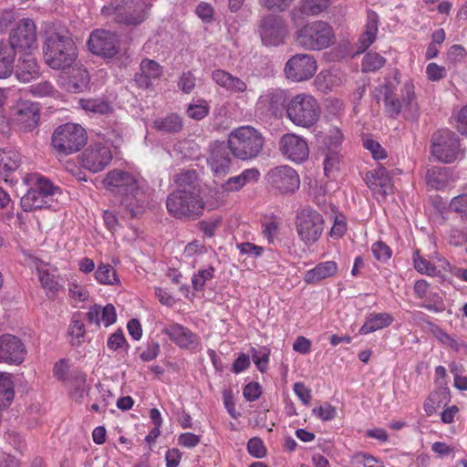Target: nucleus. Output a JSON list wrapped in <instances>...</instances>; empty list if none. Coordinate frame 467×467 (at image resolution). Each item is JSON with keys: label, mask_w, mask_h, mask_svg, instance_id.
<instances>
[{"label": "nucleus", "mask_w": 467, "mask_h": 467, "mask_svg": "<svg viewBox=\"0 0 467 467\" xmlns=\"http://www.w3.org/2000/svg\"><path fill=\"white\" fill-rule=\"evenodd\" d=\"M174 182L176 189L166 200L169 213L178 219L195 220L204 210L197 172L192 170L182 171L175 175Z\"/></svg>", "instance_id": "f257e3e1"}, {"label": "nucleus", "mask_w": 467, "mask_h": 467, "mask_svg": "<svg viewBox=\"0 0 467 467\" xmlns=\"http://www.w3.org/2000/svg\"><path fill=\"white\" fill-rule=\"evenodd\" d=\"M400 83V73L396 72L393 78H386L385 83L377 88L383 95L384 112L392 119L400 114L402 107L412 109L416 105L412 81L407 80L400 88L401 100L397 94Z\"/></svg>", "instance_id": "f03ea898"}, {"label": "nucleus", "mask_w": 467, "mask_h": 467, "mask_svg": "<svg viewBox=\"0 0 467 467\" xmlns=\"http://www.w3.org/2000/svg\"><path fill=\"white\" fill-rule=\"evenodd\" d=\"M43 52L46 63L56 70L70 67L78 57L73 40L56 32L47 37Z\"/></svg>", "instance_id": "7ed1b4c3"}, {"label": "nucleus", "mask_w": 467, "mask_h": 467, "mask_svg": "<svg viewBox=\"0 0 467 467\" xmlns=\"http://www.w3.org/2000/svg\"><path fill=\"white\" fill-rule=\"evenodd\" d=\"M232 155L242 161L254 159L262 151L265 140L262 134L251 126L233 130L227 140Z\"/></svg>", "instance_id": "20e7f679"}, {"label": "nucleus", "mask_w": 467, "mask_h": 467, "mask_svg": "<svg viewBox=\"0 0 467 467\" xmlns=\"http://www.w3.org/2000/svg\"><path fill=\"white\" fill-rule=\"evenodd\" d=\"M150 6L146 0H111L101 8V14L119 24L138 26L147 19Z\"/></svg>", "instance_id": "39448f33"}, {"label": "nucleus", "mask_w": 467, "mask_h": 467, "mask_svg": "<svg viewBox=\"0 0 467 467\" xmlns=\"http://www.w3.org/2000/svg\"><path fill=\"white\" fill-rule=\"evenodd\" d=\"M296 43L306 50H322L335 41V34L330 25L316 20L306 23L295 33Z\"/></svg>", "instance_id": "423d86ee"}, {"label": "nucleus", "mask_w": 467, "mask_h": 467, "mask_svg": "<svg viewBox=\"0 0 467 467\" xmlns=\"http://www.w3.org/2000/svg\"><path fill=\"white\" fill-rule=\"evenodd\" d=\"M319 115V104L310 94H297L287 102L286 116L296 126L309 128L317 123Z\"/></svg>", "instance_id": "0eeeda50"}, {"label": "nucleus", "mask_w": 467, "mask_h": 467, "mask_svg": "<svg viewBox=\"0 0 467 467\" xmlns=\"http://www.w3.org/2000/svg\"><path fill=\"white\" fill-rule=\"evenodd\" d=\"M87 140V131L83 127L75 123H66L54 130L51 145L57 153L69 155L79 151L86 145Z\"/></svg>", "instance_id": "6e6552de"}, {"label": "nucleus", "mask_w": 467, "mask_h": 467, "mask_svg": "<svg viewBox=\"0 0 467 467\" xmlns=\"http://www.w3.org/2000/svg\"><path fill=\"white\" fill-rule=\"evenodd\" d=\"M324 218L313 208L306 207L297 212L295 221L298 238L306 244L317 243L324 231Z\"/></svg>", "instance_id": "1a4fd4ad"}, {"label": "nucleus", "mask_w": 467, "mask_h": 467, "mask_svg": "<svg viewBox=\"0 0 467 467\" xmlns=\"http://www.w3.org/2000/svg\"><path fill=\"white\" fill-rule=\"evenodd\" d=\"M431 154L443 163H452L464 150L461 149L459 137L450 130L443 129L435 131L431 137Z\"/></svg>", "instance_id": "9d476101"}, {"label": "nucleus", "mask_w": 467, "mask_h": 467, "mask_svg": "<svg viewBox=\"0 0 467 467\" xmlns=\"http://www.w3.org/2000/svg\"><path fill=\"white\" fill-rule=\"evenodd\" d=\"M258 34L265 46L277 47L285 43L288 26L282 16L269 14L259 21Z\"/></svg>", "instance_id": "9b49d317"}, {"label": "nucleus", "mask_w": 467, "mask_h": 467, "mask_svg": "<svg viewBox=\"0 0 467 467\" xmlns=\"http://www.w3.org/2000/svg\"><path fill=\"white\" fill-rule=\"evenodd\" d=\"M265 178L268 184L280 193L294 192L300 185L297 172L287 165L271 169Z\"/></svg>", "instance_id": "f8f14e48"}, {"label": "nucleus", "mask_w": 467, "mask_h": 467, "mask_svg": "<svg viewBox=\"0 0 467 467\" xmlns=\"http://www.w3.org/2000/svg\"><path fill=\"white\" fill-rule=\"evenodd\" d=\"M317 68V61L308 54H296L285 64V73L288 79L301 82L310 79Z\"/></svg>", "instance_id": "ddd939ff"}, {"label": "nucleus", "mask_w": 467, "mask_h": 467, "mask_svg": "<svg viewBox=\"0 0 467 467\" xmlns=\"http://www.w3.org/2000/svg\"><path fill=\"white\" fill-rule=\"evenodd\" d=\"M7 43L16 50L27 51L36 47L35 23L29 18L20 20L10 34Z\"/></svg>", "instance_id": "4468645a"}, {"label": "nucleus", "mask_w": 467, "mask_h": 467, "mask_svg": "<svg viewBox=\"0 0 467 467\" xmlns=\"http://www.w3.org/2000/svg\"><path fill=\"white\" fill-rule=\"evenodd\" d=\"M89 50L98 56L113 57L119 50V41L115 33L107 30H95L90 34L88 42Z\"/></svg>", "instance_id": "2eb2a0df"}, {"label": "nucleus", "mask_w": 467, "mask_h": 467, "mask_svg": "<svg viewBox=\"0 0 467 467\" xmlns=\"http://www.w3.org/2000/svg\"><path fill=\"white\" fill-rule=\"evenodd\" d=\"M111 160L110 149L100 143L88 146L80 156L82 167L93 173L103 171Z\"/></svg>", "instance_id": "dca6fc26"}, {"label": "nucleus", "mask_w": 467, "mask_h": 467, "mask_svg": "<svg viewBox=\"0 0 467 467\" xmlns=\"http://www.w3.org/2000/svg\"><path fill=\"white\" fill-rule=\"evenodd\" d=\"M229 143L213 141L210 144L208 165L216 176H224L229 172L232 165V157Z\"/></svg>", "instance_id": "f3484780"}, {"label": "nucleus", "mask_w": 467, "mask_h": 467, "mask_svg": "<svg viewBox=\"0 0 467 467\" xmlns=\"http://www.w3.org/2000/svg\"><path fill=\"white\" fill-rule=\"evenodd\" d=\"M26 348L22 340L11 334L0 336V362L19 365L26 358Z\"/></svg>", "instance_id": "a211bd4d"}, {"label": "nucleus", "mask_w": 467, "mask_h": 467, "mask_svg": "<svg viewBox=\"0 0 467 467\" xmlns=\"http://www.w3.org/2000/svg\"><path fill=\"white\" fill-rule=\"evenodd\" d=\"M279 149L285 158L294 162H302L309 155L306 140L294 133H286L281 137Z\"/></svg>", "instance_id": "6ab92c4d"}, {"label": "nucleus", "mask_w": 467, "mask_h": 467, "mask_svg": "<svg viewBox=\"0 0 467 467\" xmlns=\"http://www.w3.org/2000/svg\"><path fill=\"white\" fill-rule=\"evenodd\" d=\"M14 119L20 129L25 131L33 130L39 121V109L30 101H22L13 109Z\"/></svg>", "instance_id": "aec40b11"}, {"label": "nucleus", "mask_w": 467, "mask_h": 467, "mask_svg": "<svg viewBox=\"0 0 467 467\" xmlns=\"http://www.w3.org/2000/svg\"><path fill=\"white\" fill-rule=\"evenodd\" d=\"M287 96L284 89L268 88L258 99V105L275 117H281L286 111Z\"/></svg>", "instance_id": "412c9836"}, {"label": "nucleus", "mask_w": 467, "mask_h": 467, "mask_svg": "<svg viewBox=\"0 0 467 467\" xmlns=\"http://www.w3.org/2000/svg\"><path fill=\"white\" fill-rule=\"evenodd\" d=\"M424 182L428 190L441 191L454 182L455 177L451 168L431 166L426 170Z\"/></svg>", "instance_id": "4be33fe9"}, {"label": "nucleus", "mask_w": 467, "mask_h": 467, "mask_svg": "<svg viewBox=\"0 0 467 467\" xmlns=\"http://www.w3.org/2000/svg\"><path fill=\"white\" fill-rule=\"evenodd\" d=\"M106 187L120 194L124 192H138L137 182L134 177L127 171L114 170L107 174L104 180Z\"/></svg>", "instance_id": "5701e85b"}, {"label": "nucleus", "mask_w": 467, "mask_h": 467, "mask_svg": "<svg viewBox=\"0 0 467 467\" xmlns=\"http://www.w3.org/2000/svg\"><path fill=\"white\" fill-rule=\"evenodd\" d=\"M365 181L374 193L386 196L392 192V178L384 167L367 172Z\"/></svg>", "instance_id": "b1692460"}, {"label": "nucleus", "mask_w": 467, "mask_h": 467, "mask_svg": "<svg viewBox=\"0 0 467 467\" xmlns=\"http://www.w3.org/2000/svg\"><path fill=\"white\" fill-rule=\"evenodd\" d=\"M162 74L161 65L152 59L145 58L140 62V72L134 76V81L140 88H148L152 81L159 79Z\"/></svg>", "instance_id": "393cba45"}, {"label": "nucleus", "mask_w": 467, "mask_h": 467, "mask_svg": "<svg viewBox=\"0 0 467 467\" xmlns=\"http://www.w3.org/2000/svg\"><path fill=\"white\" fill-rule=\"evenodd\" d=\"M212 78L217 85L234 94L244 93L248 90V86L244 80L223 69L213 70Z\"/></svg>", "instance_id": "a878e982"}, {"label": "nucleus", "mask_w": 467, "mask_h": 467, "mask_svg": "<svg viewBox=\"0 0 467 467\" xmlns=\"http://www.w3.org/2000/svg\"><path fill=\"white\" fill-rule=\"evenodd\" d=\"M163 333L180 348H191L197 345L196 336L189 328L180 324L165 327Z\"/></svg>", "instance_id": "bb28decb"}, {"label": "nucleus", "mask_w": 467, "mask_h": 467, "mask_svg": "<svg viewBox=\"0 0 467 467\" xmlns=\"http://www.w3.org/2000/svg\"><path fill=\"white\" fill-rule=\"evenodd\" d=\"M40 76V67L36 59L29 54H26L18 60L16 66V77L23 83L30 82Z\"/></svg>", "instance_id": "cd10ccee"}, {"label": "nucleus", "mask_w": 467, "mask_h": 467, "mask_svg": "<svg viewBox=\"0 0 467 467\" xmlns=\"http://www.w3.org/2000/svg\"><path fill=\"white\" fill-rule=\"evenodd\" d=\"M20 205L24 212L29 213L35 210L51 208V198L43 196L39 192L32 188L21 198Z\"/></svg>", "instance_id": "c85d7f7f"}, {"label": "nucleus", "mask_w": 467, "mask_h": 467, "mask_svg": "<svg viewBox=\"0 0 467 467\" xmlns=\"http://www.w3.org/2000/svg\"><path fill=\"white\" fill-rule=\"evenodd\" d=\"M337 272V265L334 261H326L317 264L314 268L308 270L304 276L307 284H317L327 277L333 276Z\"/></svg>", "instance_id": "c756f323"}, {"label": "nucleus", "mask_w": 467, "mask_h": 467, "mask_svg": "<svg viewBox=\"0 0 467 467\" xmlns=\"http://www.w3.org/2000/svg\"><path fill=\"white\" fill-rule=\"evenodd\" d=\"M16 54L7 42H0V78H6L13 73Z\"/></svg>", "instance_id": "7c9ffc66"}, {"label": "nucleus", "mask_w": 467, "mask_h": 467, "mask_svg": "<svg viewBox=\"0 0 467 467\" xmlns=\"http://www.w3.org/2000/svg\"><path fill=\"white\" fill-rule=\"evenodd\" d=\"M21 163L19 152L14 150H0V175L6 177L16 171ZM5 181H7L5 178Z\"/></svg>", "instance_id": "2f4dec72"}, {"label": "nucleus", "mask_w": 467, "mask_h": 467, "mask_svg": "<svg viewBox=\"0 0 467 467\" xmlns=\"http://www.w3.org/2000/svg\"><path fill=\"white\" fill-rule=\"evenodd\" d=\"M393 322V317L388 313L370 314L360 327L359 333L366 335L383 327H389Z\"/></svg>", "instance_id": "473e14b6"}, {"label": "nucleus", "mask_w": 467, "mask_h": 467, "mask_svg": "<svg viewBox=\"0 0 467 467\" xmlns=\"http://www.w3.org/2000/svg\"><path fill=\"white\" fill-rule=\"evenodd\" d=\"M14 397V383L11 374L6 372L0 373V411H3L11 405Z\"/></svg>", "instance_id": "72a5a7b5"}, {"label": "nucleus", "mask_w": 467, "mask_h": 467, "mask_svg": "<svg viewBox=\"0 0 467 467\" xmlns=\"http://www.w3.org/2000/svg\"><path fill=\"white\" fill-rule=\"evenodd\" d=\"M182 119L177 114H171L153 121V128L165 133H177L182 130Z\"/></svg>", "instance_id": "f704fd0d"}, {"label": "nucleus", "mask_w": 467, "mask_h": 467, "mask_svg": "<svg viewBox=\"0 0 467 467\" xmlns=\"http://www.w3.org/2000/svg\"><path fill=\"white\" fill-rule=\"evenodd\" d=\"M378 33V16L374 12L368 14V21L366 25V30L361 36L359 42L360 47L365 50L367 49L376 39Z\"/></svg>", "instance_id": "c9c22d12"}, {"label": "nucleus", "mask_w": 467, "mask_h": 467, "mask_svg": "<svg viewBox=\"0 0 467 467\" xmlns=\"http://www.w3.org/2000/svg\"><path fill=\"white\" fill-rule=\"evenodd\" d=\"M140 193V191L138 188V192H124V193L121 194L120 205L129 212L131 217L138 216L141 212V203L138 198Z\"/></svg>", "instance_id": "e433bc0d"}, {"label": "nucleus", "mask_w": 467, "mask_h": 467, "mask_svg": "<svg viewBox=\"0 0 467 467\" xmlns=\"http://www.w3.org/2000/svg\"><path fill=\"white\" fill-rule=\"evenodd\" d=\"M36 178V182H34V187L32 188L36 192H39L41 195L50 197L51 198V203L54 202V196L57 193H60V190L58 187H56L49 180L40 177V176H34Z\"/></svg>", "instance_id": "4c0bfd02"}, {"label": "nucleus", "mask_w": 467, "mask_h": 467, "mask_svg": "<svg viewBox=\"0 0 467 467\" xmlns=\"http://www.w3.org/2000/svg\"><path fill=\"white\" fill-rule=\"evenodd\" d=\"M95 277L103 285H115L119 282L116 271L110 265L100 264L95 272Z\"/></svg>", "instance_id": "58836bf2"}, {"label": "nucleus", "mask_w": 467, "mask_h": 467, "mask_svg": "<svg viewBox=\"0 0 467 467\" xmlns=\"http://www.w3.org/2000/svg\"><path fill=\"white\" fill-rule=\"evenodd\" d=\"M89 387L87 385L86 375L78 373L73 382V389L70 392L71 398L78 403H81L88 394Z\"/></svg>", "instance_id": "ea45409f"}, {"label": "nucleus", "mask_w": 467, "mask_h": 467, "mask_svg": "<svg viewBox=\"0 0 467 467\" xmlns=\"http://www.w3.org/2000/svg\"><path fill=\"white\" fill-rule=\"evenodd\" d=\"M79 104L83 109L92 113L107 114L111 110L108 102L100 99H80Z\"/></svg>", "instance_id": "a19ab883"}, {"label": "nucleus", "mask_w": 467, "mask_h": 467, "mask_svg": "<svg viewBox=\"0 0 467 467\" xmlns=\"http://www.w3.org/2000/svg\"><path fill=\"white\" fill-rule=\"evenodd\" d=\"M329 0H303L299 11L306 16H315L327 8Z\"/></svg>", "instance_id": "79ce46f5"}, {"label": "nucleus", "mask_w": 467, "mask_h": 467, "mask_svg": "<svg viewBox=\"0 0 467 467\" xmlns=\"http://www.w3.org/2000/svg\"><path fill=\"white\" fill-rule=\"evenodd\" d=\"M214 267L209 265L206 268L199 269L192 278V285L195 291H202L208 280L214 276Z\"/></svg>", "instance_id": "37998d69"}, {"label": "nucleus", "mask_w": 467, "mask_h": 467, "mask_svg": "<svg viewBox=\"0 0 467 467\" xmlns=\"http://www.w3.org/2000/svg\"><path fill=\"white\" fill-rule=\"evenodd\" d=\"M279 222L275 217L265 219L262 222V234L268 244H274L279 234Z\"/></svg>", "instance_id": "c03bdc74"}, {"label": "nucleus", "mask_w": 467, "mask_h": 467, "mask_svg": "<svg viewBox=\"0 0 467 467\" xmlns=\"http://www.w3.org/2000/svg\"><path fill=\"white\" fill-rule=\"evenodd\" d=\"M449 210L457 213L462 220L467 221V193L453 197L449 203Z\"/></svg>", "instance_id": "a18cd8bd"}, {"label": "nucleus", "mask_w": 467, "mask_h": 467, "mask_svg": "<svg viewBox=\"0 0 467 467\" xmlns=\"http://www.w3.org/2000/svg\"><path fill=\"white\" fill-rule=\"evenodd\" d=\"M386 63V59L378 53L368 52L365 55L362 61L363 71H375L381 68Z\"/></svg>", "instance_id": "49530a36"}, {"label": "nucleus", "mask_w": 467, "mask_h": 467, "mask_svg": "<svg viewBox=\"0 0 467 467\" xmlns=\"http://www.w3.org/2000/svg\"><path fill=\"white\" fill-rule=\"evenodd\" d=\"M422 307L435 313L445 310V305L442 297L437 292L430 291L426 296V301L421 305Z\"/></svg>", "instance_id": "de8ad7c7"}, {"label": "nucleus", "mask_w": 467, "mask_h": 467, "mask_svg": "<svg viewBox=\"0 0 467 467\" xmlns=\"http://www.w3.org/2000/svg\"><path fill=\"white\" fill-rule=\"evenodd\" d=\"M343 140V135L339 129L332 128L326 135L324 144L326 150H333L334 149L340 151V145Z\"/></svg>", "instance_id": "09e8293b"}, {"label": "nucleus", "mask_w": 467, "mask_h": 467, "mask_svg": "<svg viewBox=\"0 0 467 467\" xmlns=\"http://www.w3.org/2000/svg\"><path fill=\"white\" fill-rule=\"evenodd\" d=\"M339 150H327L326 158L324 161V171L326 175H329L333 171H336L339 169V161H340V154Z\"/></svg>", "instance_id": "8fccbe9b"}, {"label": "nucleus", "mask_w": 467, "mask_h": 467, "mask_svg": "<svg viewBox=\"0 0 467 467\" xmlns=\"http://www.w3.org/2000/svg\"><path fill=\"white\" fill-rule=\"evenodd\" d=\"M68 334L71 337V344L73 346L80 345L85 336L84 324L79 320H72Z\"/></svg>", "instance_id": "3c124183"}, {"label": "nucleus", "mask_w": 467, "mask_h": 467, "mask_svg": "<svg viewBox=\"0 0 467 467\" xmlns=\"http://www.w3.org/2000/svg\"><path fill=\"white\" fill-rule=\"evenodd\" d=\"M39 281L44 289L47 290V293H50L52 296L56 295L60 289V285L55 276L48 272H39Z\"/></svg>", "instance_id": "603ef678"}, {"label": "nucleus", "mask_w": 467, "mask_h": 467, "mask_svg": "<svg viewBox=\"0 0 467 467\" xmlns=\"http://www.w3.org/2000/svg\"><path fill=\"white\" fill-rule=\"evenodd\" d=\"M371 251L375 258L382 263L387 262L392 255L391 249L382 241H378L372 244Z\"/></svg>", "instance_id": "864d4df0"}, {"label": "nucleus", "mask_w": 467, "mask_h": 467, "mask_svg": "<svg viewBox=\"0 0 467 467\" xmlns=\"http://www.w3.org/2000/svg\"><path fill=\"white\" fill-rule=\"evenodd\" d=\"M413 261L415 269L421 274L431 275L436 272V267L430 261L421 257L419 251L415 252Z\"/></svg>", "instance_id": "5fc2aeb1"}, {"label": "nucleus", "mask_w": 467, "mask_h": 467, "mask_svg": "<svg viewBox=\"0 0 467 467\" xmlns=\"http://www.w3.org/2000/svg\"><path fill=\"white\" fill-rule=\"evenodd\" d=\"M30 92L36 97H51L57 90L49 81H42L30 86Z\"/></svg>", "instance_id": "6e6d98bb"}, {"label": "nucleus", "mask_w": 467, "mask_h": 467, "mask_svg": "<svg viewBox=\"0 0 467 467\" xmlns=\"http://www.w3.org/2000/svg\"><path fill=\"white\" fill-rule=\"evenodd\" d=\"M248 452L255 458H264L266 455V448L264 441L258 438H251L247 442Z\"/></svg>", "instance_id": "4d7b16f0"}, {"label": "nucleus", "mask_w": 467, "mask_h": 467, "mask_svg": "<svg viewBox=\"0 0 467 467\" xmlns=\"http://www.w3.org/2000/svg\"><path fill=\"white\" fill-rule=\"evenodd\" d=\"M107 345L109 348L112 350H117L121 348H129V344L124 337V334L121 330H118L115 333L111 334L108 339Z\"/></svg>", "instance_id": "13d9d810"}, {"label": "nucleus", "mask_w": 467, "mask_h": 467, "mask_svg": "<svg viewBox=\"0 0 467 467\" xmlns=\"http://www.w3.org/2000/svg\"><path fill=\"white\" fill-rule=\"evenodd\" d=\"M195 77L192 72L188 71L181 76L178 86L184 93H190L195 88Z\"/></svg>", "instance_id": "bf43d9fd"}, {"label": "nucleus", "mask_w": 467, "mask_h": 467, "mask_svg": "<svg viewBox=\"0 0 467 467\" xmlns=\"http://www.w3.org/2000/svg\"><path fill=\"white\" fill-rule=\"evenodd\" d=\"M363 145L372 153L374 159L382 160L387 157L386 151L378 141L367 139L363 141Z\"/></svg>", "instance_id": "052dcab7"}, {"label": "nucleus", "mask_w": 467, "mask_h": 467, "mask_svg": "<svg viewBox=\"0 0 467 467\" xmlns=\"http://www.w3.org/2000/svg\"><path fill=\"white\" fill-rule=\"evenodd\" d=\"M209 113V107L205 104L190 105L187 109V114L193 119H202Z\"/></svg>", "instance_id": "680f3d73"}, {"label": "nucleus", "mask_w": 467, "mask_h": 467, "mask_svg": "<svg viewBox=\"0 0 467 467\" xmlns=\"http://www.w3.org/2000/svg\"><path fill=\"white\" fill-rule=\"evenodd\" d=\"M237 248L242 254L253 255L254 257L260 256L264 248L254 244L245 242L237 244Z\"/></svg>", "instance_id": "e2e57ef3"}, {"label": "nucleus", "mask_w": 467, "mask_h": 467, "mask_svg": "<svg viewBox=\"0 0 467 467\" xmlns=\"http://www.w3.org/2000/svg\"><path fill=\"white\" fill-rule=\"evenodd\" d=\"M293 2V0H259L262 6L268 10L284 11Z\"/></svg>", "instance_id": "0e129e2a"}, {"label": "nucleus", "mask_w": 467, "mask_h": 467, "mask_svg": "<svg viewBox=\"0 0 467 467\" xmlns=\"http://www.w3.org/2000/svg\"><path fill=\"white\" fill-rule=\"evenodd\" d=\"M313 413L323 420H330L336 416V409L328 403L313 409Z\"/></svg>", "instance_id": "69168bd1"}, {"label": "nucleus", "mask_w": 467, "mask_h": 467, "mask_svg": "<svg viewBox=\"0 0 467 467\" xmlns=\"http://www.w3.org/2000/svg\"><path fill=\"white\" fill-rule=\"evenodd\" d=\"M221 219H211L207 221H201L198 225L199 229L208 237L214 235L215 230L219 227Z\"/></svg>", "instance_id": "338daca9"}, {"label": "nucleus", "mask_w": 467, "mask_h": 467, "mask_svg": "<svg viewBox=\"0 0 467 467\" xmlns=\"http://www.w3.org/2000/svg\"><path fill=\"white\" fill-rule=\"evenodd\" d=\"M243 394L246 400L254 401L261 395V386L257 382H250L244 388Z\"/></svg>", "instance_id": "774afa93"}]
</instances>
